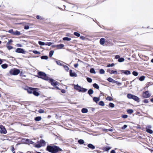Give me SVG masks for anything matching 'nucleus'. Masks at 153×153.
<instances>
[{
    "label": "nucleus",
    "instance_id": "61",
    "mask_svg": "<svg viewBox=\"0 0 153 153\" xmlns=\"http://www.w3.org/2000/svg\"><path fill=\"white\" fill-rule=\"evenodd\" d=\"M78 65H79L78 64V63L75 64L74 65V67L75 68H76L77 67Z\"/></svg>",
    "mask_w": 153,
    "mask_h": 153
},
{
    "label": "nucleus",
    "instance_id": "6",
    "mask_svg": "<svg viewBox=\"0 0 153 153\" xmlns=\"http://www.w3.org/2000/svg\"><path fill=\"white\" fill-rule=\"evenodd\" d=\"M15 52L16 53L25 54L26 52L22 48H17L15 50Z\"/></svg>",
    "mask_w": 153,
    "mask_h": 153
},
{
    "label": "nucleus",
    "instance_id": "9",
    "mask_svg": "<svg viewBox=\"0 0 153 153\" xmlns=\"http://www.w3.org/2000/svg\"><path fill=\"white\" fill-rule=\"evenodd\" d=\"M121 73H123L124 74L128 75H129L131 74L130 71L128 70H120Z\"/></svg>",
    "mask_w": 153,
    "mask_h": 153
},
{
    "label": "nucleus",
    "instance_id": "46",
    "mask_svg": "<svg viewBox=\"0 0 153 153\" xmlns=\"http://www.w3.org/2000/svg\"><path fill=\"white\" fill-rule=\"evenodd\" d=\"M87 80L88 82L90 83L92 81V79L91 78H90L89 77H87Z\"/></svg>",
    "mask_w": 153,
    "mask_h": 153
},
{
    "label": "nucleus",
    "instance_id": "29",
    "mask_svg": "<svg viewBox=\"0 0 153 153\" xmlns=\"http://www.w3.org/2000/svg\"><path fill=\"white\" fill-rule=\"evenodd\" d=\"M93 91L91 89H90L88 91V93L90 95H91V94H92L93 93Z\"/></svg>",
    "mask_w": 153,
    "mask_h": 153
},
{
    "label": "nucleus",
    "instance_id": "2",
    "mask_svg": "<svg viewBox=\"0 0 153 153\" xmlns=\"http://www.w3.org/2000/svg\"><path fill=\"white\" fill-rule=\"evenodd\" d=\"M38 75L40 76L39 77L45 80H49V77L47 76L46 74L44 72H39L38 73Z\"/></svg>",
    "mask_w": 153,
    "mask_h": 153
},
{
    "label": "nucleus",
    "instance_id": "36",
    "mask_svg": "<svg viewBox=\"0 0 153 153\" xmlns=\"http://www.w3.org/2000/svg\"><path fill=\"white\" fill-rule=\"evenodd\" d=\"M36 18L38 19H40V20H43L44 19V18L42 16H40L39 15H37L36 16Z\"/></svg>",
    "mask_w": 153,
    "mask_h": 153
},
{
    "label": "nucleus",
    "instance_id": "43",
    "mask_svg": "<svg viewBox=\"0 0 153 153\" xmlns=\"http://www.w3.org/2000/svg\"><path fill=\"white\" fill-rule=\"evenodd\" d=\"M41 58L42 59H48V57L47 56H42L41 57Z\"/></svg>",
    "mask_w": 153,
    "mask_h": 153
},
{
    "label": "nucleus",
    "instance_id": "21",
    "mask_svg": "<svg viewBox=\"0 0 153 153\" xmlns=\"http://www.w3.org/2000/svg\"><path fill=\"white\" fill-rule=\"evenodd\" d=\"M82 112L83 113H85L88 112V109L85 108H83L81 110Z\"/></svg>",
    "mask_w": 153,
    "mask_h": 153
},
{
    "label": "nucleus",
    "instance_id": "35",
    "mask_svg": "<svg viewBox=\"0 0 153 153\" xmlns=\"http://www.w3.org/2000/svg\"><path fill=\"white\" fill-rule=\"evenodd\" d=\"M6 47L9 50H10L13 48V47L12 46H10L9 45H6Z\"/></svg>",
    "mask_w": 153,
    "mask_h": 153
},
{
    "label": "nucleus",
    "instance_id": "31",
    "mask_svg": "<svg viewBox=\"0 0 153 153\" xmlns=\"http://www.w3.org/2000/svg\"><path fill=\"white\" fill-rule=\"evenodd\" d=\"M78 142L79 143V144H82L84 143V141L83 140L80 139L78 140Z\"/></svg>",
    "mask_w": 153,
    "mask_h": 153
},
{
    "label": "nucleus",
    "instance_id": "38",
    "mask_svg": "<svg viewBox=\"0 0 153 153\" xmlns=\"http://www.w3.org/2000/svg\"><path fill=\"white\" fill-rule=\"evenodd\" d=\"M63 67H64L66 71H68V70H69V68H68V66H66V65H63Z\"/></svg>",
    "mask_w": 153,
    "mask_h": 153
},
{
    "label": "nucleus",
    "instance_id": "4",
    "mask_svg": "<svg viewBox=\"0 0 153 153\" xmlns=\"http://www.w3.org/2000/svg\"><path fill=\"white\" fill-rule=\"evenodd\" d=\"M20 72V70L17 69L11 70L9 71V73L10 74L14 75L18 74Z\"/></svg>",
    "mask_w": 153,
    "mask_h": 153
},
{
    "label": "nucleus",
    "instance_id": "41",
    "mask_svg": "<svg viewBox=\"0 0 153 153\" xmlns=\"http://www.w3.org/2000/svg\"><path fill=\"white\" fill-rule=\"evenodd\" d=\"M105 71L104 70L102 69H101L100 70V73L101 74H104Z\"/></svg>",
    "mask_w": 153,
    "mask_h": 153
},
{
    "label": "nucleus",
    "instance_id": "57",
    "mask_svg": "<svg viewBox=\"0 0 153 153\" xmlns=\"http://www.w3.org/2000/svg\"><path fill=\"white\" fill-rule=\"evenodd\" d=\"M120 58V56L119 55H116L115 56V58L116 59H119Z\"/></svg>",
    "mask_w": 153,
    "mask_h": 153
},
{
    "label": "nucleus",
    "instance_id": "30",
    "mask_svg": "<svg viewBox=\"0 0 153 153\" xmlns=\"http://www.w3.org/2000/svg\"><path fill=\"white\" fill-rule=\"evenodd\" d=\"M41 119V117H37L35 118V120L36 121H39Z\"/></svg>",
    "mask_w": 153,
    "mask_h": 153
},
{
    "label": "nucleus",
    "instance_id": "40",
    "mask_svg": "<svg viewBox=\"0 0 153 153\" xmlns=\"http://www.w3.org/2000/svg\"><path fill=\"white\" fill-rule=\"evenodd\" d=\"M53 53L54 51H51L49 53V56L50 57H52L53 54Z\"/></svg>",
    "mask_w": 153,
    "mask_h": 153
},
{
    "label": "nucleus",
    "instance_id": "8",
    "mask_svg": "<svg viewBox=\"0 0 153 153\" xmlns=\"http://www.w3.org/2000/svg\"><path fill=\"white\" fill-rule=\"evenodd\" d=\"M0 128L1 129L0 130V132L1 133H3L5 134L7 133V131L5 128L2 125L0 126Z\"/></svg>",
    "mask_w": 153,
    "mask_h": 153
},
{
    "label": "nucleus",
    "instance_id": "20",
    "mask_svg": "<svg viewBox=\"0 0 153 153\" xmlns=\"http://www.w3.org/2000/svg\"><path fill=\"white\" fill-rule=\"evenodd\" d=\"M56 62L58 65H59L60 66H63V65L62 64V63H64L63 62L60 61H56Z\"/></svg>",
    "mask_w": 153,
    "mask_h": 153
},
{
    "label": "nucleus",
    "instance_id": "16",
    "mask_svg": "<svg viewBox=\"0 0 153 153\" xmlns=\"http://www.w3.org/2000/svg\"><path fill=\"white\" fill-rule=\"evenodd\" d=\"M107 80L109 82L114 83L115 81L114 79L111 77H109L107 79Z\"/></svg>",
    "mask_w": 153,
    "mask_h": 153
},
{
    "label": "nucleus",
    "instance_id": "47",
    "mask_svg": "<svg viewBox=\"0 0 153 153\" xmlns=\"http://www.w3.org/2000/svg\"><path fill=\"white\" fill-rule=\"evenodd\" d=\"M74 34L77 37H79L80 36V34L79 33L76 32L74 33Z\"/></svg>",
    "mask_w": 153,
    "mask_h": 153
},
{
    "label": "nucleus",
    "instance_id": "17",
    "mask_svg": "<svg viewBox=\"0 0 153 153\" xmlns=\"http://www.w3.org/2000/svg\"><path fill=\"white\" fill-rule=\"evenodd\" d=\"M20 34V32L18 30H16L15 31H14L13 32V35H19Z\"/></svg>",
    "mask_w": 153,
    "mask_h": 153
},
{
    "label": "nucleus",
    "instance_id": "55",
    "mask_svg": "<svg viewBox=\"0 0 153 153\" xmlns=\"http://www.w3.org/2000/svg\"><path fill=\"white\" fill-rule=\"evenodd\" d=\"M8 32L9 33H11L12 34H13V32H14V31H13V30L11 29L9 30Z\"/></svg>",
    "mask_w": 153,
    "mask_h": 153
},
{
    "label": "nucleus",
    "instance_id": "28",
    "mask_svg": "<svg viewBox=\"0 0 153 153\" xmlns=\"http://www.w3.org/2000/svg\"><path fill=\"white\" fill-rule=\"evenodd\" d=\"M125 60L123 58L121 57L120 58L118 59V62H123Z\"/></svg>",
    "mask_w": 153,
    "mask_h": 153
},
{
    "label": "nucleus",
    "instance_id": "44",
    "mask_svg": "<svg viewBox=\"0 0 153 153\" xmlns=\"http://www.w3.org/2000/svg\"><path fill=\"white\" fill-rule=\"evenodd\" d=\"M114 65V64L113 63H111V64H108L107 65V67H112Z\"/></svg>",
    "mask_w": 153,
    "mask_h": 153
},
{
    "label": "nucleus",
    "instance_id": "12",
    "mask_svg": "<svg viewBox=\"0 0 153 153\" xmlns=\"http://www.w3.org/2000/svg\"><path fill=\"white\" fill-rule=\"evenodd\" d=\"M111 148V147L108 146L103 147L102 148V150L104 151H108Z\"/></svg>",
    "mask_w": 153,
    "mask_h": 153
},
{
    "label": "nucleus",
    "instance_id": "15",
    "mask_svg": "<svg viewBox=\"0 0 153 153\" xmlns=\"http://www.w3.org/2000/svg\"><path fill=\"white\" fill-rule=\"evenodd\" d=\"M105 42V39L104 38H101L100 41V43L102 45H103Z\"/></svg>",
    "mask_w": 153,
    "mask_h": 153
},
{
    "label": "nucleus",
    "instance_id": "3",
    "mask_svg": "<svg viewBox=\"0 0 153 153\" xmlns=\"http://www.w3.org/2000/svg\"><path fill=\"white\" fill-rule=\"evenodd\" d=\"M74 88L75 89L79 92H85L87 90V89L82 88L80 86H79L78 85H75L74 86Z\"/></svg>",
    "mask_w": 153,
    "mask_h": 153
},
{
    "label": "nucleus",
    "instance_id": "34",
    "mask_svg": "<svg viewBox=\"0 0 153 153\" xmlns=\"http://www.w3.org/2000/svg\"><path fill=\"white\" fill-rule=\"evenodd\" d=\"M34 146L36 148H39L41 147L42 146H43V145H41V144H37L36 145Z\"/></svg>",
    "mask_w": 153,
    "mask_h": 153
},
{
    "label": "nucleus",
    "instance_id": "39",
    "mask_svg": "<svg viewBox=\"0 0 153 153\" xmlns=\"http://www.w3.org/2000/svg\"><path fill=\"white\" fill-rule=\"evenodd\" d=\"M109 106L111 108H114V105L112 103L110 102L109 104Z\"/></svg>",
    "mask_w": 153,
    "mask_h": 153
},
{
    "label": "nucleus",
    "instance_id": "27",
    "mask_svg": "<svg viewBox=\"0 0 153 153\" xmlns=\"http://www.w3.org/2000/svg\"><path fill=\"white\" fill-rule=\"evenodd\" d=\"M1 67L3 69H5L8 67V65L6 64H4L1 65Z\"/></svg>",
    "mask_w": 153,
    "mask_h": 153
},
{
    "label": "nucleus",
    "instance_id": "58",
    "mask_svg": "<svg viewBox=\"0 0 153 153\" xmlns=\"http://www.w3.org/2000/svg\"><path fill=\"white\" fill-rule=\"evenodd\" d=\"M29 28V27L28 25L25 26L24 27V28L26 30H27V29H28Z\"/></svg>",
    "mask_w": 153,
    "mask_h": 153
},
{
    "label": "nucleus",
    "instance_id": "37",
    "mask_svg": "<svg viewBox=\"0 0 153 153\" xmlns=\"http://www.w3.org/2000/svg\"><path fill=\"white\" fill-rule=\"evenodd\" d=\"M39 44L40 45H45V43L44 42H41V41H39Z\"/></svg>",
    "mask_w": 153,
    "mask_h": 153
},
{
    "label": "nucleus",
    "instance_id": "22",
    "mask_svg": "<svg viewBox=\"0 0 153 153\" xmlns=\"http://www.w3.org/2000/svg\"><path fill=\"white\" fill-rule=\"evenodd\" d=\"M33 94L36 96H38L39 95V93L37 91H34V90L33 92Z\"/></svg>",
    "mask_w": 153,
    "mask_h": 153
},
{
    "label": "nucleus",
    "instance_id": "51",
    "mask_svg": "<svg viewBox=\"0 0 153 153\" xmlns=\"http://www.w3.org/2000/svg\"><path fill=\"white\" fill-rule=\"evenodd\" d=\"M33 53H35V54H40V52L38 51H33Z\"/></svg>",
    "mask_w": 153,
    "mask_h": 153
},
{
    "label": "nucleus",
    "instance_id": "26",
    "mask_svg": "<svg viewBox=\"0 0 153 153\" xmlns=\"http://www.w3.org/2000/svg\"><path fill=\"white\" fill-rule=\"evenodd\" d=\"M145 77L144 76H143L140 77L138 79L140 81H142L144 80Z\"/></svg>",
    "mask_w": 153,
    "mask_h": 153
},
{
    "label": "nucleus",
    "instance_id": "56",
    "mask_svg": "<svg viewBox=\"0 0 153 153\" xmlns=\"http://www.w3.org/2000/svg\"><path fill=\"white\" fill-rule=\"evenodd\" d=\"M143 102L145 103H147L149 102V101L147 99H145L144 100Z\"/></svg>",
    "mask_w": 153,
    "mask_h": 153
},
{
    "label": "nucleus",
    "instance_id": "7",
    "mask_svg": "<svg viewBox=\"0 0 153 153\" xmlns=\"http://www.w3.org/2000/svg\"><path fill=\"white\" fill-rule=\"evenodd\" d=\"M51 82V84L53 86H56L58 85V82L53 79L49 78V80Z\"/></svg>",
    "mask_w": 153,
    "mask_h": 153
},
{
    "label": "nucleus",
    "instance_id": "54",
    "mask_svg": "<svg viewBox=\"0 0 153 153\" xmlns=\"http://www.w3.org/2000/svg\"><path fill=\"white\" fill-rule=\"evenodd\" d=\"M12 42H13L12 40H11V39H10V40H9L8 42H7V45H9L10 43H11Z\"/></svg>",
    "mask_w": 153,
    "mask_h": 153
},
{
    "label": "nucleus",
    "instance_id": "14",
    "mask_svg": "<svg viewBox=\"0 0 153 153\" xmlns=\"http://www.w3.org/2000/svg\"><path fill=\"white\" fill-rule=\"evenodd\" d=\"M58 49H61L62 48L64 47V45L62 44L56 45H55Z\"/></svg>",
    "mask_w": 153,
    "mask_h": 153
},
{
    "label": "nucleus",
    "instance_id": "53",
    "mask_svg": "<svg viewBox=\"0 0 153 153\" xmlns=\"http://www.w3.org/2000/svg\"><path fill=\"white\" fill-rule=\"evenodd\" d=\"M128 117V115L126 114L123 115L122 116V117L123 118H126Z\"/></svg>",
    "mask_w": 153,
    "mask_h": 153
},
{
    "label": "nucleus",
    "instance_id": "60",
    "mask_svg": "<svg viewBox=\"0 0 153 153\" xmlns=\"http://www.w3.org/2000/svg\"><path fill=\"white\" fill-rule=\"evenodd\" d=\"M16 46L17 47H22V45L20 44H16Z\"/></svg>",
    "mask_w": 153,
    "mask_h": 153
},
{
    "label": "nucleus",
    "instance_id": "25",
    "mask_svg": "<svg viewBox=\"0 0 153 153\" xmlns=\"http://www.w3.org/2000/svg\"><path fill=\"white\" fill-rule=\"evenodd\" d=\"M63 39L64 41H70L71 39V38H68V37H65L63 38Z\"/></svg>",
    "mask_w": 153,
    "mask_h": 153
},
{
    "label": "nucleus",
    "instance_id": "48",
    "mask_svg": "<svg viewBox=\"0 0 153 153\" xmlns=\"http://www.w3.org/2000/svg\"><path fill=\"white\" fill-rule=\"evenodd\" d=\"M38 112L40 113H43L44 112V110H43L42 109H40L39 110Z\"/></svg>",
    "mask_w": 153,
    "mask_h": 153
},
{
    "label": "nucleus",
    "instance_id": "42",
    "mask_svg": "<svg viewBox=\"0 0 153 153\" xmlns=\"http://www.w3.org/2000/svg\"><path fill=\"white\" fill-rule=\"evenodd\" d=\"M117 71H114V70H111V72L110 73V74H117Z\"/></svg>",
    "mask_w": 153,
    "mask_h": 153
},
{
    "label": "nucleus",
    "instance_id": "50",
    "mask_svg": "<svg viewBox=\"0 0 153 153\" xmlns=\"http://www.w3.org/2000/svg\"><path fill=\"white\" fill-rule=\"evenodd\" d=\"M90 72L91 73H95V71L94 68H92L90 69Z\"/></svg>",
    "mask_w": 153,
    "mask_h": 153
},
{
    "label": "nucleus",
    "instance_id": "10",
    "mask_svg": "<svg viewBox=\"0 0 153 153\" xmlns=\"http://www.w3.org/2000/svg\"><path fill=\"white\" fill-rule=\"evenodd\" d=\"M70 75L72 77H76L77 76L75 72H73L71 70H70Z\"/></svg>",
    "mask_w": 153,
    "mask_h": 153
},
{
    "label": "nucleus",
    "instance_id": "63",
    "mask_svg": "<svg viewBox=\"0 0 153 153\" xmlns=\"http://www.w3.org/2000/svg\"><path fill=\"white\" fill-rule=\"evenodd\" d=\"M111 70L110 69H107V72H109V73H111Z\"/></svg>",
    "mask_w": 153,
    "mask_h": 153
},
{
    "label": "nucleus",
    "instance_id": "5",
    "mask_svg": "<svg viewBox=\"0 0 153 153\" xmlns=\"http://www.w3.org/2000/svg\"><path fill=\"white\" fill-rule=\"evenodd\" d=\"M151 95V94H149V91H147L143 92L142 97L144 98H146L149 97Z\"/></svg>",
    "mask_w": 153,
    "mask_h": 153
},
{
    "label": "nucleus",
    "instance_id": "13",
    "mask_svg": "<svg viewBox=\"0 0 153 153\" xmlns=\"http://www.w3.org/2000/svg\"><path fill=\"white\" fill-rule=\"evenodd\" d=\"M88 147L92 149H95V146L91 144H88Z\"/></svg>",
    "mask_w": 153,
    "mask_h": 153
},
{
    "label": "nucleus",
    "instance_id": "24",
    "mask_svg": "<svg viewBox=\"0 0 153 153\" xmlns=\"http://www.w3.org/2000/svg\"><path fill=\"white\" fill-rule=\"evenodd\" d=\"M146 131L150 134H152L153 131L152 130L150 129H147L146 130Z\"/></svg>",
    "mask_w": 153,
    "mask_h": 153
},
{
    "label": "nucleus",
    "instance_id": "59",
    "mask_svg": "<svg viewBox=\"0 0 153 153\" xmlns=\"http://www.w3.org/2000/svg\"><path fill=\"white\" fill-rule=\"evenodd\" d=\"M151 128V126L150 125L147 126L146 128V130L147 129H150Z\"/></svg>",
    "mask_w": 153,
    "mask_h": 153
},
{
    "label": "nucleus",
    "instance_id": "11",
    "mask_svg": "<svg viewBox=\"0 0 153 153\" xmlns=\"http://www.w3.org/2000/svg\"><path fill=\"white\" fill-rule=\"evenodd\" d=\"M35 89L34 88H29L27 89V91L28 93L31 94Z\"/></svg>",
    "mask_w": 153,
    "mask_h": 153
},
{
    "label": "nucleus",
    "instance_id": "33",
    "mask_svg": "<svg viewBox=\"0 0 153 153\" xmlns=\"http://www.w3.org/2000/svg\"><path fill=\"white\" fill-rule=\"evenodd\" d=\"M138 73L136 71H133L132 72V74L135 76H137L138 75Z\"/></svg>",
    "mask_w": 153,
    "mask_h": 153
},
{
    "label": "nucleus",
    "instance_id": "62",
    "mask_svg": "<svg viewBox=\"0 0 153 153\" xmlns=\"http://www.w3.org/2000/svg\"><path fill=\"white\" fill-rule=\"evenodd\" d=\"M61 91L62 93H64L65 92V90L64 89H62L61 90Z\"/></svg>",
    "mask_w": 153,
    "mask_h": 153
},
{
    "label": "nucleus",
    "instance_id": "19",
    "mask_svg": "<svg viewBox=\"0 0 153 153\" xmlns=\"http://www.w3.org/2000/svg\"><path fill=\"white\" fill-rule=\"evenodd\" d=\"M126 111L127 113L129 114H132L134 112V111L132 109H127V110Z\"/></svg>",
    "mask_w": 153,
    "mask_h": 153
},
{
    "label": "nucleus",
    "instance_id": "18",
    "mask_svg": "<svg viewBox=\"0 0 153 153\" xmlns=\"http://www.w3.org/2000/svg\"><path fill=\"white\" fill-rule=\"evenodd\" d=\"M40 144L41 145H43L44 146L45 145L46 142L44 140H42L40 141Z\"/></svg>",
    "mask_w": 153,
    "mask_h": 153
},
{
    "label": "nucleus",
    "instance_id": "23",
    "mask_svg": "<svg viewBox=\"0 0 153 153\" xmlns=\"http://www.w3.org/2000/svg\"><path fill=\"white\" fill-rule=\"evenodd\" d=\"M98 104L101 106H104L105 105L104 102L102 101H100L98 103Z\"/></svg>",
    "mask_w": 153,
    "mask_h": 153
},
{
    "label": "nucleus",
    "instance_id": "49",
    "mask_svg": "<svg viewBox=\"0 0 153 153\" xmlns=\"http://www.w3.org/2000/svg\"><path fill=\"white\" fill-rule=\"evenodd\" d=\"M52 44V43L51 42H47L45 43V45L50 46Z\"/></svg>",
    "mask_w": 153,
    "mask_h": 153
},
{
    "label": "nucleus",
    "instance_id": "64",
    "mask_svg": "<svg viewBox=\"0 0 153 153\" xmlns=\"http://www.w3.org/2000/svg\"><path fill=\"white\" fill-rule=\"evenodd\" d=\"M110 153H116V152L114 150H111L110 152Z\"/></svg>",
    "mask_w": 153,
    "mask_h": 153
},
{
    "label": "nucleus",
    "instance_id": "52",
    "mask_svg": "<svg viewBox=\"0 0 153 153\" xmlns=\"http://www.w3.org/2000/svg\"><path fill=\"white\" fill-rule=\"evenodd\" d=\"M127 127V125H124L121 128L123 129V130H124V129H125Z\"/></svg>",
    "mask_w": 153,
    "mask_h": 153
},
{
    "label": "nucleus",
    "instance_id": "1",
    "mask_svg": "<svg viewBox=\"0 0 153 153\" xmlns=\"http://www.w3.org/2000/svg\"><path fill=\"white\" fill-rule=\"evenodd\" d=\"M127 97L129 99H132L135 101L138 102H140L139 98L136 96L130 94H128L127 95Z\"/></svg>",
    "mask_w": 153,
    "mask_h": 153
},
{
    "label": "nucleus",
    "instance_id": "32",
    "mask_svg": "<svg viewBox=\"0 0 153 153\" xmlns=\"http://www.w3.org/2000/svg\"><path fill=\"white\" fill-rule=\"evenodd\" d=\"M106 99L108 100L112 101L113 100V98L111 97L108 96L106 98Z\"/></svg>",
    "mask_w": 153,
    "mask_h": 153
},
{
    "label": "nucleus",
    "instance_id": "45",
    "mask_svg": "<svg viewBox=\"0 0 153 153\" xmlns=\"http://www.w3.org/2000/svg\"><path fill=\"white\" fill-rule=\"evenodd\" d=\"M114 83L117 84L118 86H120L122 85V83L118 81H115Z\"/></svg>",
    "mask_w": 153,
    "mask_h": 153
}]
</instances>
